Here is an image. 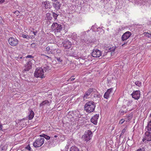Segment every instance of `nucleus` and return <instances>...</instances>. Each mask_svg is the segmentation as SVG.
<instances>
[{"label":"nucleus","mask_w":151,"mask_h":151,"mask_svg":"<svg viewBox=\"0 0 151 151\" xmlns=\"http://www.w3.org/2000/svg\"><path fill=\"white\" fill-rule=\"evenodd\" d=\"M42 5L46 9H49L52 7L51 3L49 1H46L43 2Z\"/></svg>","instance_id":"14"},{"label":"nucleus","mask_w":151,"mask_h":151,"mask_svg":"<svg viewBox=\"0 0 151 151\" xmlns=\"http://www.w3.org/2000/svg\"><path fill=\"white\" fill-rule=\"evenodd\" d=\"M50 102L47 100H46L43 101L42 103H41L40 105V108L42 109L43 108V106L45 105H47V106H50Z\"/></svg>","instance_id":"15"},{"label":"nucleus","mask_w":151,"mask_h":151,"mask_svg":"<svg viewBox=\"0 0 151 151\" xmlns=\"http://www.w3.org/2000/svg\"><path fill=\"white\" fill-rule=\"evenodd\" d=\"M56 51L58 53H60V50H57Z\"/></svg>","instance_id":"54"},{"label":"nucleus","mask_w":151,"mask_h":151,"mask_svg":"<svg viewBox=\"0 0 151 151\" xmlns=\"http://www.w3.org/2000/svg\"><path fill=\"white\" fill-rule=\"evenodd\" d=\"M102 54L101 51L98 49H96L93 50L91 53V55L93 57L99 58L102 56Z\"/></svg>","instance_id":"7"},{"label":"nucleus","mask_w":151,"mask_h":151,"mask_svg":"<svg viewBox=\"0 0 151 151\" xmlns=\"http://www.w3.org/2000/svg\"><path fill=\"white\" fill-rule=\"evenodd\" d=\"M22 37L23 38H26V39H28L29 38V36L27 35H25L24 34H23L22 36Z\"/></svg>","instance_id":"35"},{"label":"nucleus","mask_w":151,"mask_h":151,"mask_svg":"<svg viewBox=\"0 0 151 151\" xmlns=\"http://www.w3.org/2000/svg\"><path fill=\"white\" fill-rule=\"evenodd\" d=\"M44 55L45 56V57L46 58H47L48 59H51V57H49L47 55Z\"/></svg>","instance_id":"50"},{"label":"nucleus","mask_w":151,"mask_h":151,"mask_svg":"<svg viewBox=\"0 0 151 151\" xmlns=\"http://www.w3.org/2000/svg\"><path fill=\"white\" fill-rule=\"evenodd\" d=\"M114 91L113 90V88H111L108 89L107 91L104 94H109L112 93L113 94H114Z\"/></svg>","instance_id":"21"},{"label":"nucleus","mask_w":151,"mask_h":151,"mask_svg":"<svg viewBox=\"0 0 151 151\" xmlns=\"http://www.w3.org/2000/svg\"><path fill=\"white\" fill-rule=\"evenodd\" d=\"M85 97V96H84V97Z\"/></svg>","instance_id":"60"},{"label":"nucleus","mask_w":151,"mask_h":151,"mask_svg":"<svg viewBox=\"0 0 151 151\" xmlns=\"http://www.w3.org/2000/svg\"><path fill=\"white\" fill-rule=\"evenodd\" d=\"M3 126L1 124H0V130L1 131H3L2 129Z\"/></svg>","instance_id":"51"},{"label":"nucleus","mask_w":151,"mask_h":151,"mask_svg":"<svg viewBox=\"0 0 151 151\" xmlns=\"http://www.w3.org/2000/svg\"><path fill=\"white\" fill-rule=\"evenodd\" d=\"M63 46L66 49H68L70 48L72 45L71 42L68 41H64L63 43Z\"/></svg>","instance_id":"10"},{"label":"nucleus","mask_w":151,"mask_h":151,"mask_svg":"<svg viewBox=\"0 0 151 151\" xmlns=\"http://www.w3.org/2000/svg\"><path fill=\"white\" fill-rule=\"evenodd\" d=\"M54 137H55V138H56L58 137V136L57 135H55L54 136Z\"/></svg>","instance_id":"56"},{"label":"nucleus","mask_w":151,"mask_h":151,"mask_svg":"<svg viewBox=\"0 0 151 151\" xmlns=\"http://www.w3.org/2000/svg\"><path fill=\"white\" fill-rule=\"evenodd\" d=\"M128 110L127 109H126V106L125 105L123 106L122 108L119 112L120 113L121 115H123L124 113H126Z\"/></svg>","instance_id":"16"},{"label":"nucleus","mask_w":151,"mask_h":151,"mask_svg":"<svg viewBox=\"0 0 151 151\" xmlns=\"http://www.w3.org/2000/svg\"><path fill=\"white\" fill-rule=\"evenodd\" d=\"M29 61L27 63V65L25 66V68L24 69L25 71L29 70L32 67V63L31 62V61Z\"/></svg>","instance_id":"17"},{"label":"nucleus","mask_w":151,"mask_h":151,"mask_svg":"<svg viewBox=\"0 0 151 151\" xmlns=\"http://www.w3.org/2000/svg\"><path fill=\"white\" fill-rule=\"evenodd\" d=\"M56 46L55 45H54L52 47L48 46L46 48V51L48 53L50 54H54L55 53V51L56 50V49L53 48H52L53 46L55 47Z\"/></svg>","instance_id":"11"},{"label":"nucleus","mask_w":151,"mask_h":151,"mask_svg":"<svg viewBox=\"0 0 151 151\" xmlns=\"http://www.w3.org/2000/svg\"><path fill=\"white\" fill-rule=\"evenodd\" d=\"M71 38L73 40H76L77 39V35L75 32H73L71 35Z\"/></svg>","instance_id":"22"},{"label":"nucleus","mask_w":151,"mask_h":151,"mask_svg":"<svg viewBox=\"0 0 151 151\" xmlns=\"http://www.w3.org/2000/svg\"><path fill=\"white\" fill-rule=\"evenodd\" d=\"M125 121H126V120H124V119H122L120 121L119 123L121 124H122Z\"/></svg>","instance_id":"41"},{"label":"nucleus","mask_w":151,"mask_h":151,"mask_svg":"<svg viewBox=\"0 0 151 151\" xmlns=\"http://www.w3.org/2000/svg\"><path fill=\"white\" fill-rule=\"evenodd\" d=\"M96 105L93 101H90L86 103L84 106L85 110L88 113L93 112L95 108Z\"/></svg>","instance_id":"1"},{"label":"nucleus","mask_w":151,"mask_h":151,"mask_svg":"<svg viewBox=\"0 0 151 151\" xmlns=\"http://www.w3.org/2000/svg\"><path fill=\"white\" fill-rule=\"evenodd\" d=\"M125 131H126V129L125 128L123 129L122 130V133L120 134V137L121 136H122V135H123L124 134V133L125 132Z\"/></svg>","instance_id":"36"},{"label":"nucleus","mask_w":151,"mask_h":151,"mask_svg":"<svg viewBox=\"0 0 151 151\" xmlns=\"http://www.w3.org/2000/svg\"><path fill=\"white\" fill-rule=\"evenodd\" d=\"M150 116L151 117V114H150Z\"/></svg>","instance_id":"59"},{"label":"nucleus","mask_w":151,"mask_h":151,"mask_svg":"<svg viewBox=\"0 0 151 151\" xmlns=\"http://www.w3.org/2000/svg\"><path fill=\"white\" fill-rule=\"evenodd\" d=\"M46 18L48 20H50L51 19L52 17H51V14L50 13H47L46 14Z\"/></svg>","instance_id":"28"},{"label":"nucleus","mask_w":151,"mask_h":151,"mask_svg":"<svg viewBox=\"0 0 151 151\" xmlns=\"http://www.w3.org/2000/svg\"><path fill=\"white\" fill-rule=\"evenodd\" d=\"M26 58H34V56H32L31 55H29L27 56L26 57Z\"/></svg>","instance_id":"38"},{"label":"nucleus","mask_w":151,"mask_h":151,"mask_svg":"<svg viewBox=\"0 0 151 151\" xmlns=\"http://www.w3.org/2000/svg\"><path fill=\"white\" fill-rule=\"evenodd\" d=\"M147 128L148 130L151 131V120L148 122Z\"/></svg>","instance_id":"26"},{"label":"nucleus","mask_w":151,"mask_h":151,"mask_svg":"<svg viewBox=\"0 0 151 151\" xmlns=\"http://www.w3.org/2000/svg\"><path fill=\"white\" fill-rule=\"evenodd\" d=\"M137 151H144V148H140L138 149Z\"/></svg>","instance_id":"48"},{"label":"nucleus","mask_w":151,"mask_h":151,"mask_svg":"<svg viewBox=\"0 0 151 151\" xmlns=\"http://www.w3.org/2000/svg\"><path fill=\"white\" fill-rule=\"evenodd\" d=\"M86 32L84 31L81 33V36H83L86 35Z\"/></svg>","instance_id":"46"},{"label":"nucleus","mask_w":151,"mask_h":151,"mask_svg":"<svg viewBox=\"0 0 151 151\" xmlns=\"http://www.w3.org/2000/svg\"><path fill=\"white\" fill-rule=\"evenodd\" d=\"M127 42H126V43H124V44H123L122 45V46H123L124 45H125V44H127Z\"/></svg>","instance_id":"57"},{"label":"nucleus","mask_w":151,"mask_h":151,"mask_svg":"<svg viewBox=\"0 0 151 151\" xmlns=\"http://www.w3.org/2000/svg\"><path fill=\"white\" fill-rule=\"evenodd\" d=\"M146 35L147 37L151 38V34L150 33H147Z\"/></svg>","instance_id":"37"},{"label":"nucleus","mask_w":151,"mask_h":151,"mask_svg":"<svg viewBox=\"0 0 151 151\" xmlns=\"http://www.w3.org/2000/svg\"><path fill=\"white\" fill-rule=\"evenodd\" d=\"M4 1L5 0H0V3H3Z\"/></svg>","instance_id":"55"},{"label":"nucleus","mask_w":151,"mask_h":151,"mask_svg":"<svg viewBox=\"0 0 151 151\" xmlns=\"http://www.w3.org/2000/svg\"><path fill=\"white\" fill-rule=\"evenodd\" d=\"M131 94H140V91L139 90L134 91Z\"/></svg>","instance_id":"30"},{"label":"nucleus","mask_w":151,"mask_h":151,"mask_svg":"<svg viewBox=\"0 0 151 151\" xmlns=\"http://www.w3.org/2000/svg\"><path fill=\"white\" fill-rule=\"evenodd\" d=\"M3 20L2 19V17L1 16H0V24H2Z\"/></svg>","instance_id":"47"},{"label":"nucleus","mask_w":151,"mask_h":151,"mask_svg":"<svg viewBox=\"0 0 151 151\" xmlns=\"http://www.w3.org/2000/svg\"><path fill=\"white\" fill-rule=\"evenodd\" d=\"M151 141V133L149 132H146L145 133V136L142 139L143 142H146V141Z\"/></svg>","instance_id":"8"},{"label":"nucleus","mask_w":151,"mask_h":151,"mask_svg":"<svg viewBox=\"0 0 151 151\" xmlns=\"http://www.w3.org/2000/svg\"><path fill=\"white\" fill-rule=\"evenodd\" d=\"M55 58L58 62L60 63L62 61V60L60 58Z\"/></svg>","instance_id":"34"},{"label":"nucleus","mask_w":151,"mask_h":151,"mask_svg":"<svg viewBox=\"0 0 151 151\" xmlns=\"http://www.w3.org/2000/svg\"><path fill=\"white\" fill-rule=\"evenodd\" d=\"M80 40V42L79 43L78 42H77V44H78L81 45V44H83L84 43H88L87 42L88 41V39H87L86 37H84L83 38V37H82L81 38V39Z\"/></svg>","instance_id":"18"},{"label":"nucleus","mask_w":151,"mask_h":151,"mask_svg":"<svg viewBox=\"0 0 151 151\" xmlns=\"http://www.w3.org/2000/svg\"><path fill=\"white\" fill-rule=\"evenodd\" d=\"M112 53H110V54ZM110 54V52H106L105 53H104L103 55H102V57H104L105 56V55H106L107 54Z\"/></svg>","instance_id":"42"},{"label":"nucleus","mask_w":151,"mask_h":151,"mask_svg":"<svg viewBox=\"0 0 151 151\" xmlns=\"http://www.w3.org/2000/svg\"><path fill=\"white\" fill-rule=\"evenodd\" d=\"M53 6L57 10L59 9L61 6V4L58 2H55L53 3Z\"/></svg>","instance_id":"19"},{"label":"nucleus","mask_w":151,"mask_h":151,"mask_svg":"<svg viewBox=\"0 0 151 151\" xmlns=\"http://www.w3.org/2000/svg\"><path fill=\"white\" fill-rule=\"evenodd\" d=\"M132 115H129L127 116V118L125 119L126 121L127 122L129 121L132 118Z\"/></svg>","instance_id":"27"},{"label":"nucleus","mask_w":151,"mask_h":151,"mask_svg":"<svg viewBox=\"0 0 151 151\" xmlns=\"http://www.w3.org/2000/svg\"><path fill=\"white\" fill-rule=\"evenodd\" d=\"M34 113L33 111L32 110H31L29 111V113L28 116L27 118H28L29 120L32 119L34 117Z\"/></svg>","instance_id":"20"},{"label":"nucleus","mask_w":151,"mask_h":151,"mask_svg":"<svg viewBox=\"0 0 151 151\" xmlns=\"http://www.w3.org/2000/svg\"><path fill=\"white\" fill-rule=\"evenodd\" d=\"M75 79V78H72V77L70 78L68 80V81H72Z\"/></svg>","instance_id":"44"},{"label":"nucleus","mask_w":151,"mask_h":151,"mask_svg":"<svg viewBox=\"0 0 151 151\" xmlns=\"http://www.w3.org/2000/svg\"><path fill=\"white\" fill-rule=\"evenodd\" d=\"M92 136V133L89 130L85 131L84 134L83 135L82 138L85 141L87 142L91 139Z\"/></svg>","instance_id":"5"},{"label":"nucleus","mask_w":151,"mask_h":151,"mask_svg":"<svg viewBox=\"0 0 151 151\" xmlns=\"http://www.w3.org/2000/svg\"><path fill=\"white\" fill-rule=\"evenodd\" d=\"M40 137H42L44 138H45L47 140H49L50 139V137L49 136L45 134H42L40 135Z\"/></svg>","instance_id":"25"},{"label":"nucleus","mask_w":151,"mask_h":151,"mask_svg":"<svg viewBox=\"0 0 151 151\" xmlns=\"http://www.w3.org/2000/svg\"><path fill=\"white\" fill-rule=\"evenodd\" d=\"M116 47H109V50L110 51V52H114L116 49Z\"/></svg>","instance_id":"33"},{"label":"nucleus","mask_w":151,"mask_h":151,"mask_svg":"<svg viewBox=\"0 0 151 151\" xmlns=\"http://www.w3.org/2000/svg\"><path fill=\"white\" fill-rule=\"evenodd\" d=\"M31 47L32 48H35L37 46V45L34 43H32L31 44Z\"/></svg>","instance_id":"39"},{"label":"nucleus","mask_w":151,"mask_h":151,"mask_svg":"<svg viewBox=\"0 0 151 151\" xmlns=\"http://www.w3.org/2000/svg\"><path fill=\"white\" fill-rule=\"evenodd\" d=\"M97 91L95 89L93 88H89L88 91L85 94H96L97 93Z\"/></svg>","instance_id":"12"},{"label":"nucleus","mask_w":151,"mask_h":151,"mask_svg":"<svg viewBox=\"0 0 151 151\" xmlns=\"http://www.w3.org/2000/svg\"><path fill=\"white\" fill-rule=\"evenodd\" d=\"M62 25L56 22H54L52 25L51 29L54 32L55 34L57 35L60 32L62 29Z\"/></svg>","instance_id":"2"},{"label":"nucleus","mask_w":151,"mask_h":151,"mask_svg":"<svg viewBox=\"0 0 151 151\" xmlns=\"http://www.w3.org/2000/svg\"><path fill=\"white\" fill-rule=\"evenodd\" d=\"M37 31H33L32 32L34 34V35H35L37 33Z\"/></svg>","instance_id":"53"},{"label":"nucleus","mask_w":151,"mask_h":151,"mask_svg":"<svg viewBox=\"0 0 151 151\" xmlns=\"http://www.w3.org/2000/svg\"><path fill=\"white\" fill-rule=\"evenodd\" d=\"M99 114H96L92 117L91 119V122L94 124L96 125L97 123V120L99 118Z\"/></svg>","instance_id":"13"},{"label":"nucleus","mask_w":151,"mask_h":151,"mask_svg":"<svg viewBox=\"0 0 151 151\" xmlns=\"http://www.w3.org/2000/svg\"><path fill=\"white\" fill-rule=\"evenodd\" d=\"M50 69V67L47 65H45L44 67V70L45 72L48 71Z\"/></svg>","instance_id":"24"},{"label":"nucleus","mask_w":151,"mask_h":151,"mask_svg":"<svg viewBox=\"0 0 151 151\" xmlns=\"http://www.w3.org/2000/svg\"><path fill=\"white\" fill-rule=\"evenodd\" d=\"M34 76L37 78H44L43 69L41 68H37L35 71Z\"/></svg>","instance_id":"3"},{"label":"nucleus","mask_w":151,"mask_h":151,"mask_svg":"<svg viewBox=\"0 0 151 151\" xmlns=\"http://www.w3.org/2000/svg\"><path fill=\"white\" fill-rule=\"evenodd\" d=\"M70 151H80V150L77 147L72 146L70 149Z\"/></svg>","instance_id":"23"},{"label":"nucleus","mask_w":151,"mask_h":151,"mask_svg":"<svg viewBox=\"0 0 151 151\" xmlns=\"http://www.w3.org/2000/svg\"><path fill=\"white\" fill-rule=\"evenodd\" d=\"M0 151H4V148L0 147Z\"/></svg>","instance_id":"45"},{"label":"nucleus","mask_w":151,"mask_h":151,"mask_svg":"<svg viewBox=\"0 0 151 151\" xmlns=\"http://www.w3.org/2000/svg\"><path fill=\"white\" fill-rule=\"evenodd\" d=\"M22 57H18L17 58V59L18 60H19L20 59H22Z\"/></svg>","instance_id":"52"},{"label":"nucleus","mask_w":151,"mask_h":151,"mask_svg":"<svg viewBox=\"0 0 151 151\" xmlns=\"http://www.w3.org/2000/svg\"><path fill=\"white\" fill-rule=\"evenodd\" d=\"M45 139L44 138L40 137L36 139L33 142V146L36 147H39L42 146L44 143Z\"/></svg>","instance_id":"4"},{"label":"nucleus","mask_w":151,"mask_h":151,"mask_svg":"<svg viewBox=\"0 0 151 151\" xmlns=\"http://www.w3.org/2000/svg\"><path fill=\"white\" fill-rule=\"evenodd\" d=\"M132 101H129L127 104L128 106H129V105H130V104L132 103Z\"/></svg>","instance_id":"49"},{"label":"nucleus","mask_w":151,"mask_h":151,"mask_svg":"<svg viewBox=\"0 0 151 151\" xmlns=\"http://www.w3.org/2000/svg\"><path fill=\"white\" fill-rule=\"evenodd\" d=\"M52 13L53 17L55 19H57V17L59 14L56 13L54 12H52Z\"/></svg>","instance_id":"32"},{"label":"nucleus","mask_w":151,"mask_h":151,"mask_svg":"<svg viewBox=\"0 0 151 151\" xmlns=\"http://www.w3.org/2000/svg\"><path fill=\"white\" fill-rule=\"evenodd\" d=\"M52 0V1H57V0Z\"/></svg>","instance_id":"58"},{"label":"nucleus","mask_w":151,"mask_h":151,"mask_svg":"<svg viewBox=\"0 0 151 151\" xmlns=\"http://www.w3.org/2000/svg\"><path fill=\"white\" fill-rule=\"evenodd\" d=\"M135 84L136 85L138 86L139 87H140L141 86L142 83L141 82L139 81H137L135 82Z\"/></svg>","instance_id":"31"},{"label":"nucleus","mask_w":151,"mask_h":151,"mask_svg":"<svg viewBox=\"0 0 151 151\" xmlns=\"http://www.w3.org/2000/svg\"><path fill=\"white\" fill-rule=\"evenodd\" d=\"M25 148L28 150L29 151L31 150V147L29 145L27 147H25Z\"/></svg>","instance_id":"40"},{"label":"nucleus","mask_w":151,"mask_h":151,"mask_svg":"<svg viewBox=\"0 0 151 151\" xmlns=\"http://www.w3.org/2000/svg\"><path fill=\"white\" fill-rule=\"evenodd\" d=\"M109 95H104V97L105 99H108L109 97Z\"/></svg>","instance_id":"43"},{"label":"nucleus","mask_w":151,"mask_h":151,"mask_svg":"<svg viewBox=\"0 0 151 151\" xmlns=\"http://www.w3.org/2000/svg\"><path fill=\"white\" fill-rule=\"evenodd\" d=\"M132 97L135 99L138 100L140 97V95H131Z\"/></svg>","instance_id":"29"},{"label":"nucleus","mask_w":151,"mask_h":151,"mask_svg":"<svg viewBox=\"0 0 151 151\" xmlns=\"http://www.w3.org/2000/svg\"><path fill=\"white\" fill-rule=\"evenodd\" d=\"M132 35L131 32L127 31L124 33L122 36V40L123 41L126 40L128 39Z\"/></svg>","instance_id":"9"},{"label":"nucleus","mask_w":151,"mask_h":151,"mask_svg":"<svg viewBox=\"0 0 151 151\" xmlns=\"http://www.w3.org/2000/svg\"><path fill=\"white\" fill-rule=\"evenodd\" d=\"M9 44L12 46H15L17 45L19 43V40L16 38L11 37L8 40Z\"/></svg>","instance_id":"6"}]
</instances>
